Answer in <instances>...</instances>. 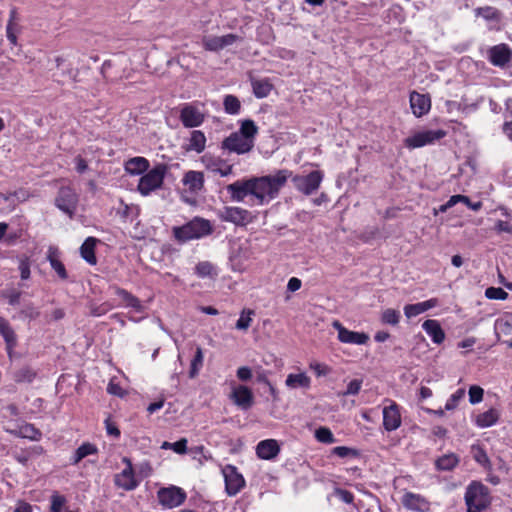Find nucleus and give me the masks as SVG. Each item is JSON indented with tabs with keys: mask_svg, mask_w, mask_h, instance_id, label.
Masks as SVG:
<instances>
[{
	"mask_svg": "<svg viewBox=\"0 0 512 512\" xmlns=\"http://www.w3.org/2000/svg\"><path fill=\"white\" fill-rule=\"evenodd\" d=\"M195 273L198 277H215L217 275L214 265L208 261L199 262L195 267Z\"/></svg>",
	"mask_w": 512,
	"mask_h": 512,
	"instance_id": "a18cd8bd",
	"label": "nucleus"
},
{
	"mask_svg": "<svg viewBox=\"0 0 512 512\" xmlns=\"http://www.w3.org/2000/svg\"><path fill=\"white\" fill-rule=\"evenodd\" d=\"M230 399L241 410H248L254 404V395L252 390L245 385L233 386Z\"/></svg>",
	"mask_w": 512,
	"mask_h": 512,
	"instance_id": "2eb2a0df",
	"label": "nucleus"
},
{
	"mask_svg": "<svg viewBox=\"0 0 512 512\" xmlns=\"http://www.w3.org/2000/svg\"><path fill=\"white\" fill-rule=\"evenodd\" d=\"M410 107L416 117H422L427 114L431 108V99L429 95L420 94L416 91L410 94Z\"/></svg>",
	"mask_w": 512,
	"mask_h": 512,
	"instance_id": "aec40b11",
	"label": "nucleus"
},
{
	"mask_svg": "<svg viewBox=\"0 0 512 512\" xmlns=\"http://www.w3.org/2000/svg\"><path fill=\"white\" fill-rule=\"evenodd\" d=\"M149 161L141 156L130 158L125 162V171L130 175H141L149 169Z\"/></svg>",
	"mask_w": 512,
	"mask_h": 512,
	"instance_id": "7c9ffc66",
	"label": "nucleus"
},
{
	"mask_svg": "<svg viewBox=\"0 0 512 512\" xmlns=\"http://www.w3.org/2000/svg\"><path fill=\"white\" fill-rule=\"evenodd\" d=\"M252 315H254V311L250 309H243L240 313V317L236 322V329L241 331H246L251 326L252 323Z\"/></svg>",
	"mask_w": 512,
	"mask_h": 512,
	"instance_id": "de8ad7c7",
	"label": "nucleus"
},
{
	"mask_svg": "<svg viewBox=\"0 0 512 512\" xmlns=\"http://www.w3.org/2000/svg\"><path fill=\"white\" fill-rule=\"evenodd\" d=\"M251 84H252L253 93H254L255 97L260 98V99L267 97L273 88L269 79H266V78L265 79H252Z\"/></svg>",
	"mask_w": 512,
	"mask_h": 512,
	"instance_id": "58836bf2",
	"label": "nucleus"
},
{
	"mask_svg": "<svg viewBox=\"0 0 512 512\" xmlns=\"http://www.w3.org/2000/svg\"><path fill=\"white\" fill-rule=\"evenodd\" d=\"M336 496L343 501L344 503L351 504L354 501V495L348 490L345 489H336Z\"/></svg>",
	"mask_w": 512,
	"mask_h": 512,
	"instance_id": "0e129e2a",
	"label": "nucleus"
},
{
	"mask_svg": "<svg viewBox=\"0 0 512 512\" xmlns=\"http://www.w3.org/2000/svg\"><path fill=\"white\" fill-rule=\"evenodd\" d=\"M19 271L22 280H27L30 277V262L27 258H23L19 262Z\"/></svg>",
	"mask_w": 512,
	"mask_h": 512,
	"instance_id": "e2e57ef3",
	"label": "nucleus"
},
{
	"mask_svg": "<svg viewBox=\"0 0 512 512\" xmlns=\"http://www.w3.org/2000/svg\"><path fill=\"white\" fill-rule=\"evenodd\" d=\"M179 118L186 128H194L200 126L205 116L202 111L195 105L187 103L184 104L180 110Z\"/></svg>",
	"mask_w": 512,
	"mask_h": 512,
	"instance_id": "4468645a",
	"label": "nucleus"
},
{
	"mask_svg": "<svg viewBox=\"0 0 512 512\" xmlns=\"http://www.w3.org/2000/svg\"><path fill=\"white\" fill-rule=\"evenodd\" d=\"M332 454H334L340 458L357 457L359 455V453L356 449L346 447V446L334 447L332 449Z\"/></svg>",
	"mask_w": 512,
	"mask_h": 512,
	"instance_id": "13d9d810",
	"label": "nucleus"
},
{
	"mask_svg": "<svg viewBox=\"0 0 512 512\" xmlns=\"http://www.w3.org/2000/svg\"><path fill=\"white\" fill-rule=\"evenodd\" d=\"M222 473L225 479V488L227 494L229 496H235L245 486L244 477L233 465H226L222 469Z\"/></svg>",
	"mask_w": 512,
	"mask_h": 512,
	"instance_id": "f8f14e48",
	"label": "nucleus"
},
{
	"mask_svg": "<svg viewBox=\"0 0 512 512\" xmlns=\"http://www.w3.org/2000/svg\"><path fill=\"white\" fill-rule=\"evenodd\" d=\"M254 145L253 140L246 139L241 134L233 132L223 140L221 147L231 153L241 155L249 153Z\"/></svg>",
	"mask_w": 512,
	"mask_h": 512,
	"instance_id": "9d476101",
	"label": "nucleus"
},
{
	"mask_svg": "<svg viewBox=\"0 0 512 512\" xmlns=\"http://www.w3.org/2000/svg\"><path fill=\"white\" fill-rule=\"evenodd\" d=\"M512 58V50L507 44H498L488 50L490 63L497 67L506 66Z\"/></svg>",
	"mask_w": 512,
	"mask_h": 512,
	"instance_id": "f3484780",
	"label": "nucleus"
},
{
	"mask_svg": "<svg viewBox=\"0 0 512 512\" xmlns=\"http://www.w3.org/2000/svg\"><path fill=\"white\" fill-rule=\"evenodd\" d=\"M495 331L498 338L501 334L512 336V312L506 313L502 318L496 320Z\"/></svg>",
	"mask_w": 512,
	"mask_h": 512,
	"instance_id": "ea45409f",
	"label": "nucleus"
},
{
	"mask_svg": "<svg viewBox=\"0 0 512 512\" xmlns=\"http://www.w3.org/2000/svg\"><path fill=\"white\" fill-rule=\"evenodd\" d=\"M47 260L49 261L51 268L57 273L60 279L66 280L68 278V273L64 264L60 260V255L57 248L49 247Z\"/></svg>",
	"mask_w": 512,
	"mask_h": 512,
	"instance_id": "c85d7f7f",
	"label": "nucleus"
},
{
	"mask_svg": "<svg viewBox=\"0 0 512 512\" xmlns=\"http://www.w3.org/2000/svg\"><path fill=\"white\" fill-rule=\"evenodd\" d=\"M111 288L114 290V293L122 300V305L124 307H130L139 313L144 311L142 302L132 293L118 286H113Z\"/></svg>",
	"mask_w": 512,
	"mask_h": 512,
	"instance_id": "393cba45",
	"label": "nucleus"
},
{
	"mask_svg": "<svg viewBox=\"0 0 512 512\" xmlns=\"http://www.w3.org/2000/svg\"><path fill=\"white\" fill-rule=\"evenodd\" d=\"M400 312L398 310L388 308L381 313V321L384 324L395 326L399 323Z\"/></svg>",
	"mask_w": 512,
	"mask_h": 512,
	"instance_id": "8fccbe9b",
	"label": "nucleus"
},
{
	"mask_svg": "<svg viewBox=\"0 0 512 512\" xmlns=\"http://www.w3.org/2000/svg\"><path fill=\"white\" fill-rule=\"evenodd\" d=\"M206 147V136L200 130H193L190 133L189 144L187 147L188 151H194L196 153H201L205 150Z\"/></svg>",
	"mask_w": 512,
	"mask_h": 512,
	"instance_id": "e433bc0d",
	"label": "nucleus"
},
{
	"mask_svg": "<svg viewBox=\"0 0 512 512\" xmlns=\"http://www.w3.org/2000/svg\"><path fill=\"white\" fill-rule=\"evenodd\" d=\"M107 392L111 395L123 397L125 395L124 390L122 387L113 381H110L107 386Z\"/></svg>",
	"mask_w": 512,
	"mask_h": 512,
	"instance_id": "338daca9",
	"label": "nucleus"
},
{
	"mask_svg": "<svg viewBox=\"0 0 512 512\" xmlns=\"http://www.w3.org/2000/svg\"><path fill=\"white\" fill-rule=\"evenodd\" d=\"M2 296L8 300L9 305L16 306L20 303L21 292L14 288L6 289Z\"/></svg>",
	"mask_w": 512,
	"mask_h": 512,
	"instance_id": "bf43d9fd",
	"label": "nucleus"
},
{
	"mask_svg": "<svg viewBox=\"0 0 512 512\" xmlns=\"http://www.w3.org/2000/svg\"><path fill=\"white\" fill-rule=\"evenodd\" d=\"M171 449L177 454H184L187 451V439L182 438L171 444Z\"/></svg>",
	"mask_w": 512,
	"mask_h": 512,
	"instance_id": "69168bd1",
	"label": "nucleus"
},
{
	"mask_svg": "<svg viewBox=\"0 0 512 512\" xmlns=\"http://www.w3.org/2000/svg\"><path fill=\"white\" fill-rule=\"evenodd\" d=\"M78 194L71 187L60 188L55 199V205L70 218L75 214L78 204Z\"/></svg>",
	"mask_w": 512,
	"mask_h": 512,
	"instance_id": "1a4fd4ad",
	"label": "nucleus"
},
{
	"mask_svg": "<svg viewBox=\"0 0 512 512\" xmlns=\"http://www.w3.org/2000/svg\"><path fill=\"white\" fill-rule=\"evenodd\" d=\"M472 451H473V458L478 464H480L481 466H483L485 468L490 466L489 457L483 448H481L479 446H477V447L473 446Z\"/></svg>",
	"mask_w": 512,
	"mask_h": 512,
	"instance_id": "603ef678",
	"label": "nucleus"
},
{
	"mask_svg": "<svg viewBox=\"0 0 512 512\" xmlns=\"http://www.w3.org/2000/svg\"><path fill=\"white\" fill-rule=\"evenodd\" d=\"M285 385L288 389H309L311 386V378L305 373H290L287 375Z\"/></svg>",
	"mask_w": 512,
	"mask_h": 512,
	"instance_id": "cd10ccee",
	"label": "nucleus"
},
{
	"mask_svg": "<svg viewBox=\"0 0 512 512\" xmlns=\"http://www.w3.org/2000/svg\"><path fill=\"white\" fill-rule=\"evenodd\" d=\"M157 498L161 506L172 509L182 505L187 498V494L182 488L172 485L160 488L157 492Z\"/></svg>",
	"mask_w": 512,
	"mask_h": 512,
	"instance_id": "423d86ee",
	"label": "nucleus"
},
{
	"mask_svg": "<svg viewBox=\"0 0 512 512\" xmlns=\"http://www.w3.org/2000/svg\"><path fill=\"white\" fill-rule=\"evenodd\" d=\"M238 134H241L244 138L253 140L255 143V137L258 134V127L255 122L251 119H245L240 122Z\"/></svg>",
	"mask_w": 512,
	"mask_h": 512,
	"instance_id": "a19ab883",
	"label": "nucleus"
},
{
	"mask_svg": "<svg viewBox=\"0 0 512 512\" xmlns=\"http://www.w3.org/2000/svg\"><path fill=\"white\" fill-rule=\"evenodd\" d=\"M10 433L17 437L26 438L32 441H39L42 437L41 431L29 423L18 426L16 430H11Z\"/></svg>",
	"mask_w": 512,
	"mask_h": 512,
	"instance_id": "473e14b6",
	"label": "nucleus"
},
{
	"mask_svg": "<svg viewBox=\"0 0 512 512\" xmlns=\"http://www.w3.org/2000/svg\"><path fill=\"white\" fill-rule=\"evenodd\" d=\"M402 504L405 508L416 512H428L430 510L429 502L423 496L412 492L404 494Z\"/></svg>",
	"mask_w": 512,
	"mask_h": 512,
	"instance_id": "4be33fe9",
	"label": "nucleus"
},
{
	"mask_svg": "<svg viewBox=\"0 0 512 512\" xmlns=\"http://www.w3.org/2000/svg\"><path fill=\"white\" fill-rule=\"evenodd\" d=\"M22 27L20 24V18L15 8H12L9 12V19L6 26V37L11 45L16 46L18 44V35L21 33Z\"/></svg>",
	"mask_w": 512,
	"mask_h": 512,
	"instance_id": "5701e85b",
	"label": "nucleus"
},
{
	"mask_svg": "<svg viewBox=\"0 0 512 512\" xmlns=\"http://www.w3.org/2000/svg\"><path fill=\"white\" fill-rule=\"evenodd\" d=\"M201 161L207 170L219 174L222 177H226L232 173V165L227 164L225 160L219 157L206 154L202 157Z\"/></svg>",
	"mask_w": 512,
	"mask_h": 512,
	"instance_id": "a211bd4d",
	"label": "nucleus"
},
{
	"mask_svg": "<svg viewBox=\"0 0 512 512\" xmlns=\"http://www.w3.org/2000/svg\"><path fill=\"white\" fill-rule=\"evenodd\" d=\"M495 230L498 233H502V232L512 233V224L508 221L498 220L495 224Z\"/></svg>",
	"mask_w": 512,
	"mask_h": 512,
	"instance_id": "774afa93",
	"label": "nucleus"
},
{
	"mask_svg": "<svg viewBox=\"0 0 512 512\" xmlns=\"http://www.w3.org/2000/svg\"><path fill=\"white\" fill-rule=\"evenodd\" d=\"M213 232V226L207 219L194 217L182 226L172 228L173 237L179 243L206 237Z\"/></svg>",
	"mask_w": 512,
	"mask_h": 512,
	"instance_id": "f03ea898",
	"label": "nucleus"
},
{
	"mask_svg": "<svg viewBox=\"0 0 512 512\" xmlns=\"http://www.w3.org/2000/svg\"><path fill=\"white\" fill-rule=\"evenodd\" d=\"M460 462V458L455 453H447L435 460V468L438 471H451Z\"/></svg>",
	"mask_w": 512,
	"mask_h": 512,
	"instance_id": "f704fd0d",
	"label": "nucleus"
},
{
	"mask_svg": "<svg viewBox=\"0 0 512 512\" xmlns=\"http://www.w3.org/2000/svg\"><path fill=\"white\" fill-rule=\"evenodd\" d=\"M0 335L4 339L8 357L11 359L17 346V335L8 320L2 316H0Z\"/></svg>",
	"mask_w": 512,
	"mask_h": 512,
	"instance_id": "412c9836",
	"label": "nucleus"
},
{
	"mask_svg": "<svg viewBox=\"0 0 512 512\" xmlns=\"http://www.w3.org/2000/svg\"><path fill=\"white\" fill-rule=\"evenodd\" d=\"M182 182L190 192L198 193L204 187V175L200 171L191 170L185 173Z\"/></svg>",
	"mask_w": 512,
	"mask_h": 512,
	"instance_id": "bb28decb",
	"label": "nucleus"
},
{
	"mask_svg": "<svg viewBox=\"0 0 512 512\" xmlns=\"http://www.w3.org/2000/svg\"><path fill=\"white\" fill-rule=\"evenodd\" d=\"M39 315V310L32 303L26 304L20 311V317L22 319L34 320L38 318Z\"/></svg>",
	"mask_w": 512,
	"mask_h": 512,
	"instance_id": "6e6d98bb",
	"label": "nucleus"
},
{
	"mask_svg": "<svg viewBox=\"0 0 512 512\" xmlns=\"http://www.w3.org/2000/svg\"><path fill=\"white\" fill-rule=\"evenodd\" d=\"M292 172L287 169L278 170L273 175L252 178V195L262 205L277 197L280 189L285 185Z\"/></svg>",
	"mask_w": 512,
	"mask_h": 512,
	"instance_id": "f257e3e1",
	"label": "nucleus"
},
{
	"mask_svg": "<svg viewBox=\"0 0 512 512\" xmlns=\"http://www.w3.org/2000/svg\"><path fill=\"white\" fill-rule=\"evenodd\" d=\"M97 452V448L90 443H84L80 447H78L73 455L72 463L77 464L86 456L94 454Z\"/></svg>",
	"mask_w": 512,
	"mask_h": 512,
	"instance_id": "37998d69",
	"label": "nucleus"
},
{
	"mask_svg": "<svg viewBox=\"0 0 512 512\" xmlns=\"http://www.w3.org/2000/svg\"><path fill=\"white\" fill-rule=\"evenodd\" d=\"M36 373L30 367H22L14 373V380L18 383H31Z\"/></svg>",
	"mask_w": 512,
	"mask_h": 512,
	"instance_id": "49530a36",
	"label": "nucleus"
},
{
	"mask_svg": "<svg viewBox=\"0 0 512 512\" xmlns=\"http://www.w3.org/2000/svg\"><path fill=\"white\" fill-rule=\"evenodd\" d=\"M97 241L98 240L94 237H88L80 247L81 257L90 265H95L97 263L95 255Z\"/></svg>",
	"mask_w": 512,
	"mask_h": 512,
	"instance_id": "72a5a7b5",
	"label": "nucleus"
},
{
	"mask_svg": "<svg viewBox=\"0 0 512 512\" xmlns=\"http://www.w3.org/2000/svg\"><path fill=\"white\" fill-rule=\"evenodd\" d=\"M422 328L435 344H441L444 341L445 333L437 320L429 319L424 321Z\"/></svg>",
	"mask_w": 512,
	"mask_h": 512,
	"instance_id": "c756f323",
	"label": "nucleus"
},
{
	"mask_svg": "<svg viewBox=\"0 0 512 512\" xmlns=\"http://www.w3.org/2000/svg\"><path fill=\"white\" fill-rule=\"evenodd\" d=\"M498 419V410L495 408H490L489 410L477 415L475 424L480 428H487L493 426L498 421Z\"/></svg>",
	"mask_w": 512,
	"mask_h": 512,
	"instance_id": "4c0bfd02",
	"label": "nucleus"
},
{
	"mask_svg": "<svg viewBox=\"0 0 512 512\" xmlns=\"http://www.w3.org/2000/svg\"><path fill=\"white\" fill-rule=\"evenodd\" d=\"M280 452L278 442L274 439L260 441L256 446V454L260 459L271 460Z\"/></svg>",
	"mask_w": 512,
	"mask_h": 512,
	"instance_id": "b1692460",
	"label": "nucleus"
},
{
	"mask_svg": "<svg viewBox=\"0 0 512 512\" xmlns=\"http://www.w3.org/2000/svg\"><path fill=\"white\" fill-rule=\"evenodd\" d=\"M485 296L491 300H506L508 293L500 287H488L485 290Z\"/></svg>",
	"mask_w": 512,
	"mask_h": 512,
	"instance_id": "5fc2aeb1",
	"label": "nucleus"
},
{
	"mask_svg": "<svg viewBox=\"0 0 512 512\" xmlns=\"http://www.w3.org/2000/svg\"><path fill=\"white\" fill-rule=\"evenodd\" d=\"M167 171L168 167L163 163L155 165L150 170L148 169L139 179L137 186L139 193L143 196H148L157 189H160L163 185Z\"/></svg>",
	"mask_w": 512,
	"mask_h": 512,
	"instance_id": "20e7f679",
	"label": "nucleus"
},
{
	"mask_svg": "<svg viewBox=\"0 0 512 512\" xmlns=\"http://www.w3.org/2000/svg\"><path fill=\"white\" fill-rule=\"evenodd\" d=\"M230 198L236 202H242L245 197L252 195V178L248 180H237L226 187Z\"/></svg>",
	"mask_w": 512,
	"mask_h": 512,
	"instance_id": "6ab92c4d",
	"label": "nucleus"
},
{
	"mask_svg": "<svg viewBox=\"0 0 512 512\" xmlns=\"http://www.w3.org/2000/svg\"><path fill=\"white\" fill-rule=\"evenodd\" d=\"M474 14L476 17H482L487 22L499 23L502 19V12L492 6L475 8Z\"/></svg>",
	"mask_w": 512,
	"mask_h": 512,
	"instance_id": "c9c22d12",
	"label": "nucleus"
},
{
	"mask_svg": "<svg viewBox=\"0 0 512 512\" xmlns=\"http://www.w3.org/2000/svg\"><path fill=\"white\" fill-rule=\"evenodd\" d=\"M437 305L438 300L436 298H431L429 300L415 304H408L404 307V314L407 318L410 319L436 307Z\"/></svg>",
	"mask_w": 512,
	"mask_h": 512,
	"instance_id": "a878e982",
	"label": "nucleus"
},
{
	"mask_svg": "<svg viewBox=\"0 0 512 512\" xmlns=\"http://www.w3.org/2000/svg\"><path fill=\"white\" fill-rule=\"evenodd\" d=\"M51 506H50V512H61L62 508L66 504L67 500L66 497L59 494L58 492H54L51 497Z\"/></svg>",
	"mask_w": 512,
	"mask_h": 512,
	"instance_id": "864d4df0",
	"label": "nucleus"
},
{
	"mask_svg": "<svg viewBox=\"0 0 512 512\" xmlns=\"http://www.w3.org/2000/svg\"><path fill=\"white\" fill-rule=\"evenodd\" d=\"M388 405L384 406L383 414V427L386 431L392 432L397 430L402 423L399 405L390 399H385Z\"/></svg>",
	"mask_w": 512,
	"mask_h": 512,
	"instance_id": "ddd939ff",
	"label": "nucleus"
},
{
	"mask_svg": "<svg viewBox=\"0 0 512 512\" xmlns=\"http://www.w3.org/2000/svg\"><path fill=\"white\" fill-rule=\"evenodd\" d=\"M464 499L467 512H482L491 503L488 487L478 481H472L467 486Z\"/></svg>",
	"mask_w": 512,
	"mask_h": 512,
	"instance_id": "7ed1b4c3",
	"label": "nucleus"
},
{
	"mask_svg": "<svg viewBox=\"0 0 512 512\" xmlns=\"http://www.w3.org/2000/svg\"><path fill=\"white\" fill-rule=\"evenodd\" d=\"M237 40L238 36L230 33L223 36H205L202 44L205 50L218 52L225 47L233 45Z\"/></svg>",
	"mask_w": 512,
	"mask_h": 512,
	"instance_id": "dca6fc26",
	"label": "nucleus"
},
{
	"mask_svg": "<svg viewBox=\"0 0 512 512\" xmlns=\"http://www.w3.org/2000/svg\"><path fill=\"white\" fill-rule=\"evenodd\" d=\"M466 391L464 388L457 389L446 401L445 410L451 411L457 408L459 403L464 399Z\"/></svg>",
	"mask_w": 512,
	"mask_h": 512,
	"instance_id": "09e8293b",
	"label": "nucleus"
},
{
	"mask_svg": "<svg viewBox=\"0 0 512 512\" xmlns=\"http://www.w3.org/2000/svg\"><path fill=\"white\" fill-rule=\"evenodd\" d=\"M203 362H204V355H203L202 348L197 347L196 351H195V355H194L193 359L191 360L190 371H189L190 378H195L198 375L200 369L203 366Z\"/></svg>",
	"mask_w": 512,
	"mask_h": 512,
	"instance_id": "79ce46f5",
	"label": "nucleus"
},
{
	"mask_svg": "<svg viewBox=\"0 0 512 512\" xmlns=\"http://www.w3.org/2000/svg\"><path fill=\"white\" fill-rule=\"evenodd\" d=\"M323 177L321 171L314 170L307 175H295L291 180L296 190L308 196L319 189Z\"/></svg>",
	"mask_w": 512,
	"mask_h": 512,
	"instance_id": "39448f33",
	"label": "nucleus"
},
{
	"mask_svg": "<svg viewBox=\"0 0 512 512\" xmlns=\"http://www.w3.org/2000/svg\"><path fill=\"white\" fill-rule=\"evenodd\" d=\"M468 395L471 404H478L483 400L484 390L478 385H472L469 388Z\"/></svg>",
	"mask_w": 512,
	"mask_h": 512,
	"instance_id": "4d7b16f0",
	"label": "nucleus"
},
{
	"mask_svg": "<svg viewBox=\"0 0 512 512\" xmlns=\"http://www.w3.org/2000/svg\"><path fill=\"white\" fill-rule=\"evenodd\" d=\"M122 462L126 464V467L114 476V484L125 491H132L138 487L139 481L135 477L131 460L124 457Z\"/></svg>",
	"mask_w": 512,
	"mask_h": 512,
	"instance_id": "9b49d317",
	"label": "nucleus"
},
{
	"mask_svg": "<svg viewBox=\"0 0 512 512\" xmlns=\"http://www.w3.org/2000/svg\"><path fill=\"white\" fill-rule=\"evenodd\" d=\"M361 386H362V380L354 379L349 382V384L347 385L346 391L343 392V395L344 396L356 395L359 393Z\"/></svg>",
	"mask_w": 512,
	"mask_h": 512,
	"instance_id": "052dcab7",
	"label": "nucleus"
},
{
	"mask_svg": "<svg viewBox=\"0 0 512 512\" xmlns=\"http://www.w3.org/2000/svg\"><path fill=\"white\" fill-rule=\"evenodd\" d=\"M221 221L230 222L237 226H244L251 222V213L241 207L225 206L217 211Z\"/></svg>",
	"mask_w": 512,
	"mask_h": 512,
	"instance_id": "6e6552de",
	"label": "nucleus"
},
{
	"mask_svg": "<svg viewBox=\"0 0 512 512\" xmlns=\"http://www.w3.org/2000/svg\"><path fill=\"white\" fill-rule=\"evenodd\" d=\"M315 438L317 441L325 444H332L336 442V439L331 432V430L327 427H320L315 431Z\"/></svg>",
	"mask_w": 512,
	"mask_h": 512,
	"instance_id": "3c124183",
	"label": "nucleus"
},
{
	"mask_svg": "<svg viewBox=\"0 0 512 512\" xmlns=\"http://www.w3.org/2000/svg\"><path fill=\"white\" fill-rule=\"evenodd\" d=\"M446 132L442 129L424 130L414 133L404 140V144L409 149L420 148L435 143L444 138Z\"/></svg>",
	"mask_w": 512,
	"mask_h": 512,
	"instance_id": "0eeeda50",
	"label": "nucleus"
},
{
	"mask_svg": "<svg viewBox=\"0 0 512 512\" xmlns=\"http://www.w3.org/2000/svg\"><path fill=\"white\" fill-rule=\"evenodd\" d=\"M224 110L230 115H237L241 109L239 99L234 95H226L223 100Z\"/></svg>",
	"mask_w": 512,
	"mask_h": 512,
	"instance_id": "c03bdc74",
	"label": "nucleus"
},
{
	"mask_svg": "<svg viewBox=\"0 0 512 512\" xmlns=\"http://www.w3.org/2000/svg\"><path fill=\"white\" fill-rule=\"evenodd\" d=\"M338 339L342 343L364 345L368 342L369 336L364 332H355L346 328L340 331Z\"/></svg>",
	"mask_w": 512,
	"mask_h": 512,
	"instance_id": "2f4dec72",
	"label": "nucleus"
},
{
	"mask_svg": "<svg viewBox=\"0 0 512 512\" xmlns=\"http://www.w3.org/2000/svg\"><path fill=\"white\" fill-rule=\"evenodd\" d=\"M310 368L316 373L317 376H326L331 372V368L326 364L313 362L310 364Z\"/></svg>",
	"mask_w": 512,
	"mask_h": 512,
	"instance_id": "680f3d73",
	"label": "nucleus"
}]
</instances>
